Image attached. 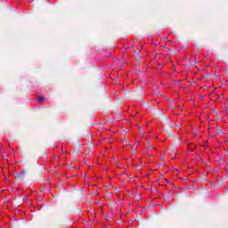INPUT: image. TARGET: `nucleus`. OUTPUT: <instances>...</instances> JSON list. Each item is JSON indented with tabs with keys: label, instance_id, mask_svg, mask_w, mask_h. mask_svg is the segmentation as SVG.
Listing matches in <instances>:
<instances>
[{
	"label": "nucleus",
	"instance_id": "nucleus-1",
	"mask_svg": "<svg viewBox=\"0 0 228 228\" xmlns=\"http://www.w3.org/2000/svg\"><path fill=\"white\" fill-rule=\"evenodd\" d=\"M26 170L21 171L20 173H17L15 177L18 181H26Z\"/></svg>",
	"mask_w": 228,
	"mask_h": 228
},
{
	"label": "nucleus",
	"instance_id": "nucleus-2",
	"mask_svg": "<svg viewBox=\"0 0 228 228\" xmlns=\"http://www.w3.org/2000/svg\"><path fill=\"white\" fill-rule=\"evenodd\" d=\"M157 117H163V110H159L157 112Z\"/></svg>",
	"mask_w": 228,
	"mask_h": 228
},
{
	"label": "nucleus",
	"instance_id": "nucleus-3",
	"mask_svg": "<svg viewBox=\"0 0 228 228\" xmlns=\"http://www.w3.org/2000/svg\"><path fill=\"white\" fill-rule=\"evenodd\" d=\"M37 100L40 102H44V101H45V98L42 97V96H38L37 97Z\"/></svg>",
	"mask_w": 228,
	"mask_h": 228
},
{
	"label": "nucleus",
	"instance_id": "nucleus-4",
	"mask_svg": "<svg viewBox=\"0 0 228 228\" xmlns=\"http://www.w3.org/2000/svg\"><path fill=\"white\" fill-rule=\"evenodd\" d=\"M132 95H133V97H136V98L142 97V94H138L136 93H134Z\"/></svg>",
	"mask_w": 228,
	"mask_h": 228
},
{
	"label": "nucleus",
	"instance_id": "nucleus-5",
	"mask_svg": "<svg viewBox=\"0 0 228 228\" xmlns=\"http://www.w3.org/2000/svg\"><path fill=\"white\" fill-rule=\"evenodd\" d=\"M133 51H134V54H136V56H140V53L136 52V50L134 48L133 49Z\"/></svg>",
	"mask_w": 228,
	"mask_h": 228
},
{
	"label": "nucleus",
	"instance_id": "nucleus-6",
	"mask_svg": "<svg viewBox=\"0 0 228 228\" xmlns=\"http://www.w3.org/2000/svg\"><path fill=\"white\" fill-rule=\"evenodd\" d=\"M68 167L69 168H74V167H72V164H69Z\"/></svg>",
	"mask_w": 228,
	"mask_h": 228
},
{
	"label": "nucleus",
	"instance_id": "nucleus-7",
	"mask_svg": "<svg viewBox=\"0 0 228 228\" xmlns=\"http://www.w3.org/2000/svg\"><path fill=\"white\" fill-rule=\"evenodd\" d=\"M169 136H173V137H175L174 134H169Z\"/></svg>",
	"mask_w": 228,
	"mask_h": 228
},
{
	"label": "nucleus",
	"instance_id": "nucleus-8",
	"mask_svg": "<svg viewBox=\"0 0 228 228\" xmlns=\"http://www.w3.org/2000/svg\"><path fill=\"white\" fill-rule=\"evenodd\" d=\"M201 175H204V177H206V174H204V173H201Z\"/></svg>",
	"mask_w": 228,
	"mask_h": 228
},
{
	"label": "nucleus",
	"instance_id": "nucleus-9",
	"mask_svg": "<svg viewBox=\"0 0 228 228\" xmlns=\"http://www.w3.org/2000/svg\"><path fill=\"white\" fill-rule=\"evenodd\" d=\"M160 177H161V179H163V178L165 177V175H161V176H160Z\"/></svg>",
	"mask_w": 228,
	"mask_h": 228
},
{
	"label": "nucleus",
	"instance_id": "nucleus-10",
	"mask_svg": "<svg viewBox=\"0 0 228 228\" xmlns=\"http://www.w3.org/2000/svg\"><path fill=\"white\" fill-rule=\"evenodd\" d=\"M115 163H117V164H118V161L115 160Z\"/></svg>",
	"mask_w": 228,
	"mask_h": 228
},
{
	"label": "nucleus",
	"instance_id": "nucleus-11",
	"mask_svg": "<svg viewBox=\"0 0 228 228\" xmlns=\"http://www.w3.org/2000/svg\"><path fill=\"white\" fill-rule=\"evenodd\" d=\"M166 120H168V118H166Z\"/></svg>",
	"mask_w": 228,
	"mask_h": 228
},
{
	"label": "nucleus",
	"instance_id": "nucleus-12",
	"mask_svg": "<svg viewBox=\"0 0 228 228\" xmlns=\"http://www.w3.org/2000/svg\"><path fill=\"white\" fill-rule=\"evenodd\" d=\"M151 110H154V109L151 108Z\"/></svg>",
	"mask_w": 228,
	"mask_h": 228
}]
</instances>
